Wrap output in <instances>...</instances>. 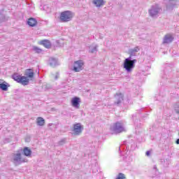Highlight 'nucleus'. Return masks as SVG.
I'll return each instance as SVG.
<instances>
[{"label": "nucleus", "mask_w": 179, "mask_h": 179, "mask_svg": "<svg viewBox=\"0 0 179 179\" xmlns=\"http://www.w3.org/2000/svg\"><path fill=\"white\" fill-rule=\"evenodd\" d=\"M139 51H141V49L138 46L129 50V57L126 58L123 63V68L127 73H131L134 71V68H135V64L138 62V60L135 59H132V57H136Z\"/></svg>", "instance_id": "obj_1"}, {"label": "nucleus", "mask_w": 179, "mask_h": 179, "mask_svg": "<svg viewBox=\"0 0 179 179\" xmlns=\"http://www.w3.org/2000/svg\"><path fill=\"white\" fill-rule=\"evenodd\" d=\"M110 131L112 135H117L118 134H121L122 132H124L125 127H124V123L122 122H115L110 127Z\"/></svg>", "instance_id": "obj_2"}, {"label": "nucleus", "mask_w": 179, "mask_h": 179, "mask_svg": "<svg viewBox=\"0 0 179 179\" xmlns=\"http://www.w3.org/2000/svg\"><path fill=\"white\" fill-rule=\"evenodd\" d=\"M75 16V13L71 10H65L60 13L59 15V21L62 23H68V22H71L73 17Z\"/></svg>", "instance_id": "obj_3"}, {"label": "nucleus", "mask_w": 179, "mask_h": 179, "mask_svg": "<svg viewBox=\"0 0 179 179\" xmlns=\"http://www.w3.org/2000/svg\"><path fill=\"white\" fill-rule=\"evenodd\" d=\"M12 78L17 83H20L23 86H27L30 82V79L27 78V77L20 76L17 73L13 74Z\"/></svg>", "instance_id": "obj_4"}, {"label": "nucleus", "mask_w": 179, "mask_h": 179, "mask_svg": "<svg viewBox=\"0 0 179 179\" xmlns=\"http://www.w3.org/2000/svg\"><path fill=\"white\" fill-rule=\"evenodd\" d=\"M161 12L162 7H160V6L158 4L152 5L148 10V13L150 17H152L153 19H157V17H159V15H160Z\"/></svg>", "instance_id": "obj_5"}, {"label": "nucleus", "mask_w": 179, "mask_h": 179, "mask_svg": "<svg viewBox=\"0 0 179 179\" xmlns=\"http://www.w3.org/2000/svg\"><path fill=\"white\" fill-rule=\"evenodd\" d=\"M11 162L14 166H20L22 163H26V159L22 157L20 152H17L13 155Z\"/></svg>", "instance_id": "obj_6"}, {"label": "nucleus", "mask_w": 179, "mask_h": 179, "mask_svg": "<svg viewBox=\"0 0 179 179\" xmlns=\"http://www.w3.org/2000/svg\"><path fill=\"white\" fill-rule=\"evenodd\" d=\"M83 70V61L78 60L76 61L73 64V71L74 72H80V71Z\"/></svg>", "instance_id": "obj_7"}, {"label": "nucleus", "mask_w": 179, "mask_h": 179, "mask_svg": "<svg viewBox=\"0 0 179 179\" xmlns=\"http://www.w3.org/2000/svg\"><path fill=\"white\" fill-rule=\"evenodd\" d=\"M167 10H173L174 6L177 5V0H164V1Z\"/></svg>", "instance_id": "obj_8"}, {"label": "nucleus", "mask_w": 179, "mask_h": 179, "mask_svg": "<svg viewBox=\"0 0 179 179\" xmlns=\"http://www.w3.org/2000/svg\"><path fill=\"white\" fill-rule=\"evenodd\" d=\"M174 41V36L171 34H167L164 36L162 43L170 44Z\"/></svg>", "instance_id": "obj_9"}, {"label": "nucleus", "mask_w": 179, "mask_h": 179, "mask_svg": "<svg viewBox=\"0 0 179 179\" xmlns=\"http://www.w3.org/2000/svg\"><path fill=\"white\" fill-rule=\"evenodd\" d=\"M73 132L75 135H80L82 131H83V127L80 123H77L73 125Z\"/></svg>", "instance_id": "obj_10"}, {"label": "nucleus", "mask_w": 179, "mask_h": 179, "mask_svg": "<svg viewBox=\"0 0 179 179\" xmlns=\"http://www.w3.org/2000/svg\"><path fill=\"white\" fill-rule=\"evenodd\" d=\"M71 106L74 107V108H80V98L78 96H75L71 99Z\"/></svg>", "instance_id": "obj_11"}, {"label": "nucleus", "mask_w": 179, "mask_h": 179, "mask_svg": "<svg viewBox=\"0 0 179 179\" xmlns=\"http://www.w3.org/2000/svg\"><path fill=\"white\" fill-rule=\"evenodd\" d=\"M115 104H116V106H120V104L124 101V94L117 93L115 95Z\"/></svg>", "instance_id": "obj_12"}, {"label": "nucleus", "mask_w": 179, "mask_h": 179, "mask_svg": "<svg viewBox=\"0 0 179 179\" xmlns=\"http://www.w3.org/2000/svg\"><path fill=\"white\" fill-rule=\"evenodd\" d=\"M49 65L52 68H55V66H58L59 65V63L58 62V59L54 57L49 58Z\"/></svg>", "instance_id": "obj_13"}, {"label": "nucleus", "mask_w": 179, "mask_h": 179, "mask_svg": "<svg viewBox=\"0 0 179 179\" xmlns=\"http://www.w3.org/2000/svg\"><path fill=\"white\" fill-rule=\"evenodd\" d=\"M25 78H27V79H33L34 78V73L31 69H28L24 73Z\"/></svg>", "instance_id": "obj_14"}, {"label": "nucleus", "mask_w": 179, "mask_h": 179, "mask_svg": "<svg viewBox=\"0 0 179 179\" xmlns=\"http://www.w3.org/2000/svg\"><path fill=\"white\" fill-rule=\"evenodd\" d=\"M27 24L30 26V27H34V26L37 25V20L35 18H29L27 21Z\"/></svg>", "instance_id": "obj_15"}, {"label": "nucleus", "mask_w": 179, "mask_h": 179, "mask_svg": "<svg viewBox=\"0 0 179 179\" xmlns=\"http://www.w3.org/2000/svg\"><path fill=\"white\" fill-rule=\"evenodd\" d=\"M93 3L96 6V8H100L104 5V0H93Z\"/></svg>", "instance_id": "obj_16"}, {"label": "nucleus", "mask_w": 179, "mask_h": 179, "mask_svg": "<svg viewBox=\"0 0 179 179\" xmlns=\"http://www.w3.org/2000/svg\"><path fill=\"white\" fill-rule=\"evenodd\" d=\"M23 153L27 157H30V156H31V150L29 149L28 147H25L24 148Z\"/></svg>", "instance_id": "obj_17"}, {"label": "nucleus", "mask_w": 179, "mask_h": 179, "mask_svg": "<svg viewBox=\"0 0 179 179\" xmlns=\"http://www.w3.org/2000/svg\"><path fill=\"white\" fill-rule=\"evenodd\" d=\"M41 44L45 46V48H50L51 47V42L48 40L41 41Z\"/></svg>", "instance_id": "obj_18"}, {"label": "nucleus", "mask_w": 179, "mask_h": 179, "mask_svg": "<svg viewBox=\"0 0 179 179\" xmlns=\"http://www.w3.org/2000/svg\"><path fill=\"white\" fill-rule=\"evenodd\" d=\"M37 124L38 125H39V127H43V125H44V124H45V120L40 117L37 118Z\"/></svg>", "instance_id": "obj_19"}, {"label": "nucleus", "mask_w": 179, "mask_h": 179, "mask_svg": "<svg viewBox=\"0 0 179 179\" xmlns=\"http://www.w3.org/2000/svg\"><path fill=\"white\" fill-rule=\"evenodd\" d=\"M123 145H125L126 148L127 149V150H129V146H131V150H134L135 149V146H136V145L135 143L134 144H127L126 141L124 142Z\"/></svg>", "instance_id": "obj_20"}, {"label": "nucleus", "mask_w": 179, "mask_h": 179, "mask_svg": "<svg viewBox=\"0 0 179 179\" xmlns=\"http://www.w3.org/2000/svg\"><path fill=\"white\" fill-rule=\"evenodd\" d=\"M153 172H154L153 177H159L160 173L159 172V170H157V166L156 165H155L153 167Z\"/></svg>", "instance_id": "obj_21"}, {"label": "nucleus", "mask_w": 179, "mask_h": 179, "mask_svg": "<svg viewBox=\"0 0 179 179\" xmlns=\"http://www.w3.org/2000/svg\"><path fill=\"white\" fill-rule=\"evenodd\" d=\"M51 76L52 79H55V80H57V79L59 78V72L52 73Z\"/></svg>", "instance_id": "obj_22"}, {"label": "nucleus", "mask_w": 179, "mask_h": 179, "mask_svg": "<svg viewBox=\"0 0 179 179\" xmlns=\"http://www.w3.org/2000/svg\"><path fill=\"white\" fill-rule=\"evenodd\" d=\"M0 89H1V90H3L4 92H6L8 90V85H6V83H1Z\"/></svg>", "instance_id": "obj_23"}, {"label": "nucleus", "mask_w": 179, "mask_h": 179, "mask_svg": "<svg viewBox=\"0 0 179 179\" xmlns=\"http://www.w3.org/2000/svg\"><path fill=\"white\" fill-rule=\"evenodd\" d=\"M175 113L179 115V101L176 102L173 106Z\"/></svg>", "instance_id": "obj_24"}, {"label": "nucleus", "mask_w": 179, "mask_h": 179, "mask_svg": "<svg viewBox=\"0 0 179 179\" xmlns=\"http://www.w3.org/2000/svg\"><path fill=\"white\" fill-rule=\"evenodd\" d=\"M97 45L95 46H91L90 47V52H91L92 54L94 53V52H97Z\"/></svg>", "instance_id": "obj_25"}, {"label": "nucleus", "mask_w": 179, "mask_h": 179, "mask_svg": "<svg viewBox=\"0 0 179 179\" xmlns=\"http://www.w3.org/2000/svg\"><path fill=\"white\" fill-rule=\"evenodd\" d=\"M170 78V76L169 75V73L167 72V70H164V75L162 76V79H169Z\"/></svg>", "instance_id": "obj_26"}, {"label": "nucleus", "mask_w": 179, "mask_h": 179, "mask_svg": "<svg viewBox=\"0 0 179 179\" xmlns=\"http://www.w3.org/2000/svg\"><path fill=\"white\" fill-rule=\"evenodd\" d=\"M132 118H133V121H141L139 119V113L136 114V115H132Z\"/></svg>", "instance_id": "obj_27"}, {"label": "nucleus", "mask_w": 179, "mask_h": 179, "mask_svg": "<svg viewBox=\"0 0 179 179\" xmlns=\"http://www.w3.org/2000/svg\"><path fill=\"white\" fill-rule=\"evenodd\" d=\"M0 22H6V17H5L2 13H0Z\"/></svg>", "instance_id": "obj_28"}, {"label": "nucleus", "mask_w": 179, "mask_h": 179, "mask_svg": "<svg viewBox=\"0 0 179 179\" xmlns=\"http://www.w3.org/2000/svg\"><path fill=\"white\" fill-rule=\"evenodd\" d=\"M33 50L37 54H40L41 51H43L41 49L38 48V47H34Z\"/></svg>", "instance_id": "obj_29"}, {"label": "nucleus", "mask_w": 179, "mask_h": 179, "mask_svg": "<svg viewBox=\"0 0 179 179\" xmlns=\"http://www.w3.org/2000/svg\"><path fill=\"white\" fill-rule=\"evenodd\" d=\"M66 142V139L63 138L60 141H59L58 145L59 146H62V145H65Z\"/></svg>", "instance_id": "obj_30"}, {"label": "nucleus", "mask_w": 179, "mask_h": 179, "mask_svg": "<svg viewBox=\"0 0 179 179\" xmlns=\"http://www.w3.org/2000/svg\"><path fill=\"white\" fill-rule=\"evenodd\" d=\"M98 171H99V169H92V173H97Z\"/></svg>", "instance_id": "obj_31"}, {"label": "nucleus", "mask_w": 179, "mask_h": 179, "mask_svg": "<svg viewBox=\"0 0 179 179\" xmlns=\"http://www.w3.org/2000/svg\"><path fill=\"white\" fill-rule=\"evenodd\" d=\"M145 155L146 156H150V151H147Z\"/></svg>", "instance_id": "obj_32"}, {"label": "nucleus", "mask_w": 179, "mask_h": 179, "mask_svg": "<svg viewBox=\"0 0 179 179\" xmlns=\"http://www.w3.org/2000/svg\"><path fill=\"white\" fill-rule=\"evenodd\" d=\"M176 145H179V138L176 139Z\"/></svg>", "instance_id": "obj_33"}, {"label": "nucleus", "mask_w": 179, "mask_h": 179, "mask_svg": "<svg viewBox=\"0 0 179 179\" xmlns=\"http://www.w3.org/2000/svg\"><path fill=\"white\" fill-rule=\"evenodd\" d=\"M128 162H132V158L129 157V161Z\"/></svg>", "instance_id": "obj_34"}, {"label": "nucleus", "mask_w": 179, "mask_h": 179, "mask_svg": "<svg viewBox=\"0 0 179 179\" xmlns=\"http://www.w3.org/2000/svg\"><path fill=\"white\" fill-rule=\"evenodd\" d=\"M119 150H121V147H120V148H119Z\"/></svg>", "instance_id": "obj_35"}, {"label": "nucleus", "mask_w": 179, "mask_h": 179, "mask_svg": "<svg viewBox=\"0 0 179 179\" xmlns=\"http://www.w3.org/2000/svg\"><path fill=\"white\" fill-rule=\"evenodd\" d=\"M6 143V140H5V141H4Z\"/></svg>", "instance_id": "obj_36"}]
</instances>
